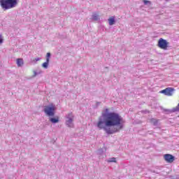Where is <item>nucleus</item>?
Instances as JSON below:
<instances>
[{"label": "nucleus", "mask_w": 179, "mask_h": 179, "mask_svg": "<svg viewBox=\"0 0 179 179\" xmlns=\"http://www.w3.org/2000/svg\"><path fill=\"white\" fill-rule=\"evenodd\" d=\"M41 73H43V71H41V70H39V71H34L33 78H36V76L37 75H41Z\"/></svg>", "instance_id": "f8f14e48"}, {"label": "nucleus", "mask_w": 179, "mask_h": 179, "mask_svg": "<svg viewBox=\"0 0 179 179\" xmlns=\"http://www.w3.org/2000/svg\"><path fill=\"white\" fill-rule=\"evenodd\" d=\"M3 44V36H2V34H0V45H2Z\"/></svg>", "instance_id": "f3484780"}, {"label": "nucleus", "mask_w": 179, "mask_h": 179, "mask_svg": "<svg viewBox=\"0 0 179 179\" xmlns=\"http://www.w3.org/2000/svg\"><path fill=\"white\" fill-rule=\"evenodd\" d=\"M124 119L120 114L106 108L102 110L96 122L98 129H103L108 135H113L124 129Z\"/></svg>", "instance_id": "f257e3e1"}, {"label": "nucleus", "mask_w": 179, "mask_h": 179, "mask_svg": "<svg viewBox=\"0 0 179 179\" xmlns=\"http://www.w3.org/2000/svg\"><path fill=\"white\" fill-rule=\"evenodd\" d=\"M17 66H23V59H17Z\"/></svg>", "instance_id": "9b49d317"}, {"label": "nucleus", "mask_w": 179, "mask_h": 179, "mask_svg": "<svg viewBox=\"0 0 179 179\" xmlns=\"http://www.w3.org/2000/svg\"><path fill=\"white\" fill-rule=\"evenodd\" d=\"M43 111L47 117H54V115H55V105L45 106Z\"/></svg>", "instance_id": "7ed1b4c3"}, {"label": "nucleus", "mask_w": 179, "mask_h": 179, "mask_svg": "<svg viewBox=\"0 0 179 179\" xmlns=\"http://www.w3.org/2000/svg\"><path fill=\"white\" fill-rule=\"evenodd\" d=\"M41 59V58H40V57L35 58L34 59V62H38V61H40Z\"/></svg>", "instance_id": "6ab92c4d"}, {"label": "nucleus", "mask_w": 179, "mask_h": 179, "mask_svg": "<svg viewBox=\"0 0 179 179\" xmlns=\"http://www.w3.org/2000/svg\"><path fill=\"white\" fill-rule=\"evenodd\" d=\"M108 163H117V159L115 157H111L107 159Z\"/></svg>", "instance_id": "9d476101"}, {"label": "nucleus", "mask_w": 179, "mask_h": 179, "mask_svg": "<svg viewBox=\"0 0 179 179\" xmlns=\"http://www.w3.org/2000/svg\"><path fill=\"white\" fill-rule=\"evenodd\" d=\"M164 157L165 161L167 162V163H173V162H174V160L176 159L174 156H173L170 154L164 155Z\"/></svg>", "instance_id": "0eeeda50"}, {"label": "nucleus", "mask_w": 179, "mask_h": 179, "mask_svg": "<svg viewBox=\"0 0 179 179\" xmlns=\"http://www.w3.org/2000/svg\"><path fill=\"white\" fill-rule=\"evenodd\" d=\"M110 26H113V24H114V23H109Z\"/></svg>", "instance_id": "4be33fe9"}, {"label": "nucleus", "mask_w": 179, "mask_h": 179, "mask_svg": "<svg viewBox=\"0 0 179 179\" xmlns=\"http://www.w3.org/2000/svg\"><path fill=\"white\" fill-rule=\"evenodd\" d=\"M99 16H100V15H99L98 13H93V15H92V19H93L94 20H98Z\"/></svg>", "instance_id": "ddd939ff"}, {"label": "nucleus", "mask_w": 179, "mask_h": 179, "mask_svg": "<svg viewBox=\"0 0 179 179\" xmlns=\"http://www.w3.org/2000/svg\"><path fill=\"white\" fill-rule=\"evenodd\" d=\"M97 153L99 156H103V154L104 153V150L102 148H100L99 150H98Z\"/></svg>", "instance_id": "4468645a"}, {"label": "nucleus", "mask_w": 179, "mask_h": 179, "mask_svg": "<svg viewBox=\"0 0 179 179\" xmlns=\"http://www.w3.org/2000/svg\"><path fill=\"white\" fill-rule=\"evenodd\" d=\"M108 20V23H115V22L114 17H110Z\"/></svg>", "instance_id": "2eb2a0df"}, {"label": "nucleus", "mask_w": 179, "mask_h": 179, "mask_svg": "<svg viewBox=\"0 0 179 179\" xmlns=\"http://www.w3.org/2000/svg\"><path fill=\"white\" fill-rule=\"evenodd\" d=\"M100 104H101V102H97L96 103V106H100Z\"/></svg>", "instance_id": "412c9836"}, {"label": "nucleus", "mask_w": 179, "mask_h": 179, "mask_svg": "<svg viewBox=\"0 0 179 179\" xmlns=\"http://www.w3.org/2000/svg\"><path fill=\"white\" fill-rule=\"evenodd\" d=\"M51 57V53L48 52L46 55V59H50V57Z\"/></svg>", "instance_id": "a211bd4d"}, {"label": "nucleus", "mask_w": 179, "mask_h": 179, "mask_svg": "<svg viewBox=\"0 0 179 179\" xmlns=\"http://www.w3.org/2000/svg\"><path fill=\"white\" fill-rule=\"evenodd\" d=\"M174 90H176L173 87H167L165 90H163L160 91V93H162V94H164L165 96H173V94L174 93Z\"/></svg>", "instance_id": "423d86ee"}, {"label": "nucleus", "mask_w": 179, "mask_h": 179, "mask_svg": "<svg viewBox=\"0 0 179 179\" xmlns=\"http://www.w3.org/2000/svg\"><path fill=\"white\" fill-rule=\"evenodd\" d=\"M48 64H50V59H46V62L42 64L43 68H44L45 69H48Z\"/></svg>", "instance_id": "1a4fd4ad"}, {"label": "nucleus", "mask_w": 179, "mask_h": 179, "mask_svg": "<svg viewBox=\"0 0 179 179\" xmlns=\"http://www.w3.org/2000/svg\"><path fill=\"white\" fill-rule=\"evenodd\" d=\"M49 121L52 122V124H58V122H59V117L58 116L50 117Z\"/></svg>", "instance_id": "6e6552de"}, {"label": "nucleus", "mask_w": 179, "mask_h": 179, "mask_svg": "<svg viewBox=\"0 0 179 179\" xmlns=\"http://www.w3.org/2000/svg\"><path fill=\"white\" fill-rule=\"evenodd\" d=\"M17 3H19V0H0V6L4 10L16 8Z\"/></svg>", "instance_id": "f03ea898"}, {"label": "nucleus", "mask_w": 179, "mask_h": 179, "mask_svg": "<svg viewBox=\"0 0 179 179\" xmlns=\"http://www.w3.org/2000/svg\"><path fill=\"white\" fill-rule=\"evenodd\" d=\"M143 2L145 5H147V3H149L150 1H148V0H143Z\"/></svg>", "instance_id": "aec40b11"}, {"label": "nucleus", "mask_w": 179, "mask_h": 179, "mask_svg": "<svg viewBox=\"0 0 179 179\" xmlns=\"http://www.w3.org/2000/svg\"><path fill=\"white\" fill-rule=\"evenodd\" d=\"M150 122H151L152 124H153V125H155V126L157 125V120L151 119Z\"/></svg>", "instance_id": "dca6fc26"}, {"label": "nucleus", "mask_w": 179, "mask_h": 179, "mask_svg": "<svg viewBox=\"0 0 179 179\" xmlns=\"http://www.w3.org/2000/svg\"><path fill=\"white\" fill-rule=\"evenodd\" d=\"M66 118V125L69 128H73V121L75 120V116L72 112L67 113L65 116Z\"/></svg>", "instance_id": "20e7f679"}, {"label": "nucleus", "mask_w": 179, "mask_h": 179, "mask_svg": "<svg viewBox=\"0 0 179 179\" xmlns=\"http://www.w3.org/2000/svg\"><path fill=\"white\" fill-rule=\"evenodd\" d=\"M158 47L162 50H167V48L169 47V42L161 38L158 41Z\"/></svg>", "instance_id": "39448f33"}]
</instances>
